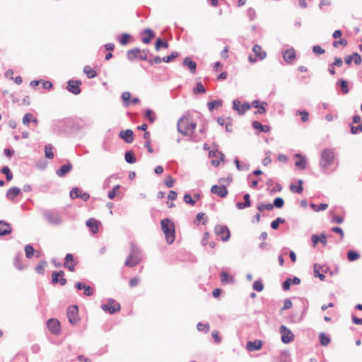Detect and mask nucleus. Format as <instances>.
I'll return each mask as SVG.
<instances>
[{
    "label": "nucleus",
    "mask_w": 362,
    "mask_h": 362,
    "mask_svg": "<svg viewBox=\"0 0 362 362\" xmlns=\"http://www.w3.org/2000/svg\"><path fill=\"white\" fill-rule=\"evenodd\" d=\"M362 132V123L359 124L358 126H351V133L352 134H356L358 132Z\"/></svg>",
    "instance_id": "62"
},
{
    "label": "nucleus",
    "mask_w": 362,
    "mask_h": 362,
    "mask_svg": "<svg viewBox=\"0 0 362 362\" xmlns=\"http://www.w3.org/2000/svg\"><path fill=\"white\" fill-rule=\"evenodd\" d=\"M337 85L340 87L341 90L343 94H346L349 93V90L348 88V82L344 79H339L337 82Z\"/></svg>",
    "instance_id": "32"
},
{
    "label": "nucleus",
    "mask_w": 362,
    "mask_h": 362,
    "mask_svg": "<svg viewBox=\"0 0 362 362\" xmlns=\"http://www.w3.org/2000/svg\"><path fill=\"white\" fill-rule=\"evenodd\" d=\"M168 42L161 38H158L155 43V49L158 51L161 48H168Z\"/></svg>",
    "instance_id": "36"
},
{
    "label": "nucleus",
    "mask_w": 362,
    "mask_h": 362,
    "mask_svg": "<svg viewBox=\"0 0 362 362\" xmlns=\"http://www.w3.org/2000/svg\"><path fill=\"white\" fill-rule=\"evenodd\" d=\"M33 120V115L31 113H26L23 118V123L25 125H28Z\"/></svg>",
    "instance_id": "61"
},
{
    "label": "nucleus",
    "mask_w": 362,
    "mask_h": 362,
    "mask_svg": "<svg viewBox=\"0 0 362 362\" xmlns=\"http://www.w3.org/2000/svg\"><path fill=\"white\" fill-rule=\"evenodd\" d=\"M175 183V180L170 176H168L165 181V185L167 187L170 188L173 186Z\"/></svg>",
    "instance_id": "64"
},
{
    "label": "nucleus",
    "mask_w": 362,
    "mask_h": 362,
    "mask_svg": "<svg viewBox=\"0 0 362 362\" xmlns=\"http://www.w3.org/2000/svg\"><path fill=\"white\" fill-rule=\"evenodd\" d=\"M101 308L105 311L107 312L110 314H114L116 312H118L121 309V306L119 303H117L114 299L109 298L107 300V303L103 304L101 305Z\"/></svg>",
    "instance_id": "7"
},
{
    "label": "nucleus",
    "mask_w": 362,
    "mask_h": 362,
    "mask_svg": "<svg viewBox=\"0 0 362 362\" xmlns=\"http://www.w3.org/2000/svg\"><path fill=\"white\" fill-rule=\"evenodd\" d=\"M211 192L216 194L221 198L226 197L228 194V189L225 185H214L211 188Z\"/></svg>",
    "instance_id": "16"
},
{
    "label": "nucleus",
    "mask_w": 362,
    "mask_h": 362,
    "mask_svg": "<svg viewBox=\"0 0 362 362\" xmlns=\"http://www.w3.org/2000/svg\"><path fill=\"white\" fill-rule=\"evenodd\" d=\"M296 115L301 116V120L303 122H305L308 120L309 113L305 110H298Z\"/></svg>",
    "instance_id": "55"
},
{
    "label": "nucleus",
    "mask_w": 362,
    "mask_h": 362,
    "mask_svg": "<svg viewBox=\"0 0 362 362\" xmlns=\"http://www.w3.org/2000/svg\"><path fill=\"white\" fill-rule=\"evenodd\" d=\"M221 282L223 284L232 283L233 281V276H230L227 272H223L220 274Z\"/></svg>",
    "instance_id": "34"
},
{
    "label": "nucleus",
    "mask_w": 362,
    "mask_h": 362,
    "mask_svg": "<svg viewBox=\"0 0 362 362\" xmlns=\"http://www.w3.org/2000/svg\"><path fill=\"white\" fill-rule=\"evenodd\" d=\"M25 257L28 259H30L35 254V250L33 245H27L25 247Z\"/></svg>",
    "instance_id": "40"
},
{
    "label": "nucleus",
    "mask_w": 362,
    "mask_h": 362,
    "mask_svg": "<svg viewBox=\"0 0 362 362\" xmlns=\"http://www.w3.org/2000/svg\"><path fill=\"white\" fill-rule=\"evenodd\" d=\"M81 81L69 80L67 83V90L74 95H78L81 92Z\"/></svg>",
    "instance_id": "13"
},
{
    "label": "nucleus",
    "mask_w": 362,
    "mask_h": 362,
    "mask_svg": "<svg viewBox=\"0 0 362 362\" xmlns=\"http://www.w3.org/2000/svg\"><path fill=\"white\" fill-rule=\"evenodd\" d=\"M83 72L86 74L88 78H93L97 76V72L95 70H93L88 65L83 67Z\"/></svg>",
    "instance_id": "38"
},
{
    "label": "nucleus",
    "mask_w": 362,
    "mask_h": 362,
    "mask_svg": "<svg viewBox=\"0 0 362 362\" xmlns=\"http://www.w3.org/2000/svg\"><path fill=\"white\" fill-rule=\"evenodd\" d=\"M197 328L199 331H204L205 332H207L209 330V325L208 323L204 324L199 322L197 325Z\"/></svg>",
    "instance_id": "60"
},
{
    "label": "nucleus",
    "mask_w": 362,
    "mask_h": 362,
    "mask_svg": "<svg viewBox=\"0 0 362 362\" xmlns=\"http://www.w3.org/2000/svg\"><path fill=\"white\" fill-rule=\"evenodd\" d=\"M131 93L128 91L123 92L122 94V99L125 106H128L131 104Z\"/></svg>",
    "instance_id": "45"
},
{
    "label": "nucleus",
    "mask_w": 362,
    "mask_h": 362,
    "mask_svg": "<svg viewBox=\"0 0 362 362\" xmlns=\"http://www.w3.org/2000/svg\"><path fill=\"white\" fill-rule=\"evenodd\" d=\"M280 333L281 335V341L284 344H288L293 341L294 334L285 325H281L280 327Z\"/></svg>",
    "instance_id": "10"
},
{
    "label": "nucleus",
    "mask_w": 362,
    "mask_h": 362,
    "mask_svg": "<svg viewBox=\"0 0 362 362\" xmlns=\"http://www.w3.org/2000/svg\"><path fill=\"white\" fill-rule=\"evenodd\" d=\"M335 158L334 152L332 149L325 148L321 151L320 167L323 171L332 164Z\"/></svg>",
    "instance_id": "3"
},
{
    "label": "nucleus",
    "mask_w": 362,
    "mask_h": 362,
    "mask_svg": "<svg viewBox=\"0 0 362 362\" xmlns=\"http://www.w3.org/2000/svg\"><path fill=\"white\" fill-rule=\"evenodd\" d=\"M283 58L287 63H291L296 58V52L294 49L291 48L283 52Z\"/></svg>",
    "instance_id": "25"
},
{
    "label": "nucleus",
    "mask_w": 362,
    "mask_h": 362,
    "mask_svg": "<svg viewBox=\"0 0 362 362\" xmlns=\"http://www.w3.org/2000/svg\"><path fill=\"white\" fill-rule=\"evenodd\" d=\"M142 257V252L140 248L132 243L130 244V253L124 262V265L128 267H134L139 264Z\"/></svg>",
    "instance_id": "1"
},
{
    "label": "nucleus",
    "mask_w": 362,
    "mask_h": 362,
    "mask_svg": "<svg viewBox=\"0 0 362 362\" xmlns=\"http://www.w3.org/2000/svg\"><path fill=\"white\" fill-rule=\"evenodd\" d=\"M70 197L72 199L81 198L83 201H87L90 198L89 194L82 192L78 187H74L70 191Z\"/></svg>",
    "instance_id": "15"
},
{
    "label": "nucleus",
    "mask_w": 362,
    "mask_h": 362,
    "mask_svg": "<svg viewBox=\"0 0 362 362\" xmlns=\"http://www.w3.org/2000/svg\"><path fill=\"white\" fill-rule=\"evenodd\" d=\"M262 347V342L260 340L249 341L247 343L246 348L249 351L260 350Z\"/></svg>",
    "instance_id": "23"
},
{
    "label": "nucleus",
    "mask_w": 362,
    "mask_h": 362,
    "mask_svg": "<svg viewBox=\"0 0 362 362\" xmlns=\"http://www.w3.org/2000/svg\"><path fill=\"white\" fill-rule=\"evenodd\" d=\"M250 107L251 105L249 103L245 102L243 105H240V102L238 100H234L233 101V109L237 111L240 115H243Z\"/></svg>",
    "instance_id": "11"
},
{
    "label": "nucleus",
    "mask_w": 362,
    "mask_h": 362,
    "mask_svg": "<svg viewBox=\"0 0 362 362\" xmlns=\"http://www.w3.org/2000/svg\"><path fill=\"white\" fill-rule=\"evenodd\" d=\"M72 168L71 163L68 162L66 164L61 166L60 168L57 170L56 173L59 177H63L72 170Z\"/></svg>",
    "instance_id": "24"
},
{
    "label": "nucleus",
    "mask_w": 362,
    "mask_h": 362,
    "mask_svg": "<svg viewBox=\"0 0 362 362\" xmlns=\"http://www.w3.org/2000/svg\"><path fill=\"white\" fill-rule=\"evenodd\" d=\"M284 222H285V219H284L281 217H279L276 220L273 221L271 223V227L272 229L276 230V229H278L279 224L284 223Z\"/></svg>",
    "instance_id": "53"
},
{
    "label": "nucleus",
    "mask_w": 362,
    "mask_h": 362,
    "mask_svg": "<svg viewBox=\"0 0 362 362\" xmlns=\"http://www.w3.org/2000/svg\"><path fill=\"white\" fill-rule=\"evenodd\" d=\"M161 229L165 234V240L168 244H172L175 238V229L174 223L169 218H163L160 221Z\"/></svg>",
    "instance_id": "2"
},
{
    "label": "nucleus",
    "mask_w": 362,
    "mask_h": 362,
    "mask_svg": "<svg viewBox=\"0 0 362 362\" xmlns=\"http://www.w3.org/2000/svg\"><path fill=\"white\" fill-rule=\"evenodd\" d=\"M247 16L250 18L251 21H253L255 19L256 17V11L252 8H249L247 10Z\"/></svg>",
    "instance_id": "59"
},
{
    "label": "nucleus",
    "mask_w": 362,
    "mask_h": 362,
    "mask_svg": "<svg viewBox=\"0 0 362 362\" xmlns=\"http://www.w3.org/2000/svg\"><path fill=\"white\" fill-rule=\"evenodd\" d=\"M252 127L255 129H259L262 132H269V127L267 125H262L258 121H254L252 124Z\"/></svg>",
    "instance_id": "31"
},
{
    "label": "nucleus",
    "mask_w": 362,
    "mask_h": 362,
    "mask_svg": "<svg viewBox=\"0 0 362 362\" xmlns=\"http://www.w3.org/2000/svg\"><path fill=\"white\" fill-rule=\"evenodd\" d=\"M252 51L255 54L256 57L259 60H263L267 57V53L262 50V47L258 45H255L252 47Z\"/></svg>",
    "instance_id": "30"
},
{
    "label": "nucleus",
    "mask_w": 362,
    "mask_h": 362,
    "mask_svg": "<svg viewBox=\"0 0 362 362\" xmlns=\"http://www.w3.org/2000/svg\"><path fill=\"white\" fill-rule=\"evenodd\" d=\"M129 38H130V35H129V34H127V33H123V34L120 36V37H119V42H120V44H121V45H127V44L128 40H129Z\"/></svg>",
    "instance_id": "58"
},
{
    "label": "nucleus",
    "mask_w": 362,
    "mask_h": 362,
    "mask_svg": "<svg viewBox=\"0 0 362 362\" xmlns=\"http://www.w3.org/2000/svg\"><path fill=\"white\" fill-rule=\"evenodd\" d=\"M319 337L321 345L327 346L329 344L330 339L327 336H326L325 333H320Z\"/></svg>",
    "instance_id": "52"
},
{
    "label": "nucleus",
    "mask_w": 362,
    "mask_h": 362,
    "mask_svg": "<svg viewBox=\"0 0 362 362\" xmlns=\"http://www.w3.org/2000/svg\"><path fill=\"white\" fill-rule=\"evenodd\" d=\"M214 233L223 242L228 240L230 236L228 228L223 225L216 226L214 228Z\"/></svg>",
    "instance_id": "8"
},
{
    "label": "nucleus",
    "mask_w": 362,
    "mask_h": 362,
    "mask_svg": "<svg viewBox=\"0 0 362 362\" xmlns=\"http://www.w3.org/2000/svg\"><path fill=\"white\" fill-rule=\"evenodd\" d=\"M333 46L337 48L339 45L346 46L347 45V40L345 39H341L333 42Z\"/></svg>",
    "instance_id": "63"
},
{
    "label": "nucleus",
    "mask_w": 362,
    "mask_h": 362,
    "mask_svg": "<svg viewBox=\"0 0 362 362\" xmlns=\"http://www.w3.org/2000/svg\"><path fill=\"white\" fill-rule=\"evenodd\" d=\"M100 223V221L95 220L93 218L88 219L86 222V225L90 229L92 233H97L98 231V226Z\"/></svg>",
    "instance_id": "20"
},
{
    "label": "nucleus",
    "mask_w": 362,
    "mask_h": 362,
    "mask_svg": "<svg viewBox=\"0 0 362 362\" xmlns=\"http://www.w3.org/2000/svg\"><path fill=\"white\" fill-rule=\"evenodd\" d=\"M11 233V228L9 223L4 221H0V236H4Z\"/></svg>",
    "instance_id": "28"
},
{
    "label": "nucleus",
    "mask_w": 362,
    "mask_h": 362,
    "mask_svg": "<svg viewBox=\"0 0 362 362\" xmlns=\"http://www.w3.org/2000/svg\"><path fill=\"white\" fill-rule=\"evenodd\" d=\"M47 264V262L43 260L39 262L35 267V272L39 274H43L45 272V267Z\"/></svg>",
    "instance_id": "44"
},
{
    "label": "nucleus",
    "mask_w": 362,
    "mask_h": 362,
    "mask_svg": "<svg viewBox=\"0 0 362 362\" xmlns=\"http://www.w3.org/2000/svg\"><path fill=\"white\" fill-rule=\"evenodd\" d=\"M145 116L146 118H148L151 123H153L156 119V117L153 116V112L151 109L146 110Z\"/></svg>",
    "instance_id": "57"
},
{
    "label": "nucleus",
    "mask_w": 362,
    "mask_h": 362,
    "mask_svg": "<svg viewBox=\"0 0 362 362\" xmlns=\"http://www.w3.org/2000/svg\"><path fill=\"white\" fill-rule=\"evenodd\" d=\"M45 157L48 159H52L54 158V153L52 152V146L47 144L45 148Z\"/></svg>",
    "instance_id": "48"
},
{
    "label": "nucleus",
    "mask_w": 362,
    "mask_h": 362,
    "mask_svg": "<svg viewBox=\"0 0 362 362\" xmlns=\"http://www.w3.org/2000/svg\"><path fill=\"white\" fill-rule=\"evenodd\" d=\"M189 117L187 116H182L177 122V131L184 136L189 135Z\"/></svg>",
    "instance_id": "6"
},
{
    "label": "nucleus",
    "mask_w": 362,
    "mask_h": 362,
    "mask_svg": "<svg viewBox=\"0 0 362 362\" xmlns=\"http://www.w3.org/2000/svg\"><path fill=\"white\" fill-rule=\"evenodd\" d=\"M194 94L204 93L206 92L205 88L201 82H198L193 89Z\"/></svg>",
    "instance_id": "49"
},
{
    "label": "nucleus",
    "mask_w": 362,
    "mask_h": 362,
    "mask_svg": "<svg viewBox=\"0 0 362 362\" xmlns=\"http://www.w3.org/2000/svg\"><path fill=\"white\" fill-rule=\"evenodd\" d=\"M320 266H319L318 264H315L314 265L313 274H314L315 277H319V279L321 281H324L326 277H325V276L323 274H321L320 272Z\"/></svg>",
    "instance_id": "41"
},
{
    "label": "nucleus",
    "mask_w": 362,
    "mask_h": 362,
    "mask_svg": "<svg viewBox=\"0 0 362 362\" xmlns=\"http://www.w3.org/2000/svg\"><path fill=\"white\" fill-rule=\"evenodd\" d=\"M124 159L127 163L132 164L136 163V160L132 151H128L124 154Z\"/></svg>",
    "instance_id": "37"
},
{
    "label": "nucleus",
    "mask_w": 362,
    "mask_h": 362,
    "mask_svg": "<svg viewBox=\"0 0 362 362\" xmlns=\"http://www.w3.org/2000/svg\"><path fill=\"white\" fill-rule=\"evenodd\" d=\"M21 257H22V254L19 253V254H17L14 257V259H13V264H14L15 267L16 269H18V270H23L24 269V266L21 261Z\"/></svg>",
    "instance_id": "33"
},
{
    "label": "nucleus",
    "mask_w": 362,
    "mask_h": 362,
    "mask_svg": "<svg viewBox=\"0 0 362 362\" xmlns=\"http://www.w3.org/2000/svg\"><path fill=\"white\" fill-rule=\"evenodd\" d=\"M300 283V279L298 277L287 278L282 284V288L284 291H288L292 284L298 285Z\"/></svg>",
    "instance_id": "19"
},
{
    "label": "nucleus",
    "mask_w": 362,
    "mask_h": 362,
    "mask_svg": "<svg viewBox=\"0 0 362 362\" xmlns=\"http://www.w3.org/2000/svg\"><path fill=\"white\" fill-rule=\"evenodd\" d=\"M179 56L178 52H173L170 55L165 56L163 58H162V62L165 63H169L173 59H176Z\"/></svg>",
    "instance_id": "46"
},
{
    "label": "nucleus",
    "mask_w": 362,
    "mask_h": 362,
    "mask_svg": "<svg viewBox=\"0 0 362 362\" xmlns=\"http://www.w3.org/2000/svg\"><path fill=\"white\" fill-rule=\"evenodd\" d=\"M284 204V200L281 197L275 198L273 204H272V205H274V207L279 208V209L283 207Z\"/></svg>",
    "instance_id": "56"
},
{
    "label": "nucleus",
    "mask_w": 362,
    "mask_h": 362,
    "mask_svg": "<svg viewBox=\"0 0 362 362\" xmlns=\"http://www.w3.org/2000/svg\"><path fill=\"white\" fill-rule=\"evenodd\" d=\"M149 51L148 49H144L143 50H141L139 48H134L132 49H129L127 52V58L129 61H134L135 59L138 58L142 61H147L148 57L147 55L148 54Z\"/></svg>",
    "instance_id": "5"
},
{
    "label": "nucleus",
    "mask_w": 362,
    "mask_h": 362,
    "mask_svg": "<svg viewBox=\"0 0 362 362\" xmlns=\"http://www.w3.org/2000/svg\"><path fill=\"white\" fill-rule=\"evenodd\" d=\"M64 272L63 271L53 272L52 275V282L53 284H60L64 286L66 284V279L64 278Z\"/></svg>",
    "instance_id": "14"
},
{
    "label": "nucleus",
    "mask_w": 362,
    "mask_h": 362,
    "mask_svg": "<svg viewBox=\"0 0 362 362\" xmlns=\"http://www.w3.org/2000/svg\"><path fill=\"white\" fill-rule=\"evenodd\" d=\"M244 202H237L235 206L238 209H244L251 206L250 196L248 193H246L244 197Z\"/></svg>",
    "instance_id": "27"
},
{
    "label": "nucleus",
    "mask_w": 362,
    "mask_h": 362,
    "mask_svg": "<svg viewBox=\"0 0 362 362\" xmlns=\"http://www.w3.org/2000/svg\"><path fill=\"white\" fill-rule=\"evenodd\" d=\"M360 255L354 250H349L347 252V258L351 262L355 261L358 259Z\"/></svg>",
    "instance_id": "47"
},
{
    "label": "nucleus",
    "mask_w": 362,
    "mask_h": 362,
    "mask_svg": "<svg viewBox=\"0 0 362 362\" xmlns=\"http://www.w3.org/2000/svg\"><path fill=\"white\" fill-rule=\"evenodd\" d=\"M21 193V189L17 187H11L6 192V198L9 200L14 199Z\"/></svg>",
    "instance_id": "29"
},
{
    "label": "nucleus",
    "mask_w": 362,
    "mask_h": 362,
    "mask_svg": "<svg viewBox=\"0 0 362 362\" xmlns=\"http://www.w3.org/2000/svg\"><path fill=\"white\" fill-rule=\"evenodd\" d=\"M310 206L315 211H324L328 207V204H320L319 206H317L313 203H311Z\"/></svg>",
    "instance_id": "50"
},
{
    "label": "nucleus",
    "mask_w": 362,
    "mask_h": 362,
    "mask_svg": "<svg viewBox=\"0 0 362 362\" xmlns=\"http://www.w3.org/2000/svg\"><path fill=\"white\" fill-rule=\"evenodd\" d=\"M252 288L258 292L262 291L264 289V285L261 280H257L253 283Z\"/></svg>",
    "instance_id": "54"
},
{
    "label": "nucleus",
    "mask_w": 362,
    "mask_h": 362,
    "mask_svg": "<svg viewBox=\"0 0 362 362\" xmlns=\"http://www.w3.org/2000/svg\"><path fill=\"white\" fill-rule=\"evenodd\" d=\"M134 132L132 129H127L125 131H121L119 132V137L124 140V141L127 144L132 143L134 138H133Z\"/></svg>",
    "instance_id": "22"
},
{
    "label": "nucleus",
    "mask_w": 362,
    "mask_h": 362,
    "mask_svg": "<svg viewBox=\"0 0 362 362\" xmlns=\"http://www.w3.org/2000/svg\"><path fill=\"white\" fill-rule=\"evenodd\" d=\"M47 326L51 333L57 335L60 333L61 325L58 320L52 318L47 322Z\"/></svg>",
    "instance_id": "12"
},
{
    "label": "nucleus",
    "mask_w": 362,
    "mask_h": 362,
    "mask_svg": "<svg viewBox=\"0 0 362 362\" xmlns=\"http://www.w3.org/2000/svg\"><path fill=\"white\" fill-rule=\"evenodd\" d=\"M66 315L69 322L71 325H74L78 322L80 318L78 316V308L77 305L69 306L67 308Z\"/></svg>",
    "instance_id": "9"
},
{
    "label": "nucleus",
    "mask_w": 362,
    "mask_h": 362,
    "mask_svg": "<svg viewBox=\"0 0 362 362\" xmlns=\"http://www.w3.org/2000/svg\"><path fill=\"white\" fill-rule=\"evenodd\" d=\"M298 186L296 187L294 184H291L290 185V189L292 192H294V193H298V194H300L303 190V180H298Z\"/></svg>",
    "instance_id": "35"
},
{
    "label": "nucleus",
    "mask_w": 362,
    "mask_h": 362,
    "mask_svg": "<svg viewBox=\"0 0 362 362\" xmlns=\"http://www.w3.org/2000/svg\"><path fill=\"white\" fill-rule=\"evenodd\" d=\"M274 208V205H272V204H263V203H259L257 206V209L259 211H262L264 210H267V211H271Z\"/></svg>",
    "instance_id": "43"
},
{
    "label": "nucleus",
    "mask_w": 362,
    "mask_h": 362,
    "mask_svg": "<svg viewBox=\"0 0 362 362\" xmlns=\"http://www.w3.org/2000/svg\"><path fill=\"white\" fill-rule=\"evenodd\" d=\"M1 173L5 175L7 181H10L12 180L13 175L8 166H4L1 169Z\"/></svg>",
    "instance_id": "42"
},
{
    "label": "nucleus",
    "mask_w": 362,
    "mask_h": 362,
    "mask_svg": "<svg viewBox=\"0 0 362 362\" xmlns=\"http://www.w3.org/2000/svg\"><path fill=\"white\" fill-rule=\"evenodd\" d=\"M223 102L221 100H211L207 103L209 110L212 112L215 107H221Z\"/></svg>",
    "instance_id": "39"
},
{
    "label": "nucleus",
    "mask_w": 362,
    "mask_h": 362,
    "mask_svg": "<svg viewBox=\"0 0 362 362\" xmlns=\"http://www.w3.org/2000/svg\"><path fill=\"white\" fill-rule=\"evenodd\" d=\"M141 41L144 44H149L152 38L155 37L154 32L150 28H145L142 32Z\"/></svg>",
    "instance_id": "17"
},
{
    "label": "nucleus",
    "mask_w": 362,
    "mask_h": 362,
    "mask_svg": "<svg viewBox=\"0 0 362 362\" xmlns=\"http://www.w3.org/2000/svg\"><path fill=\"white\" fill-rule=\"evenodd\" d=\"M294 157L296 158L295 165L301 170H305L307 167V160L305 156L300 153L295 154Z\"/></svg>",
    "instance_id": "18"
},
{
    "label": "nucleus",
    "mask_w": 362,
    "mask_h": 362,
    "mask_svg": "<svg viewBox=\"0 0 362 362\" xmlns=\"http://www.w3.org/2000/svg\"><path fill=\"white\" fill-rule=\"evenodd\" d=\"M183 65L187 66L192 74H194L196 73L197 63L192 61L189 57L183 59Z\"/></svg>",
    "instance_id": "26"
},
{
    "label": "nucleus",
    "mask_w": 362,
    "mask_h": 362,
    "mask_svg": "<svg viewBox=\"0 0 362 362\" xmlns=\"http://www.w3.org/2000/svg\"><path fill=\"white\" fill-rule=\"evenodd\" d=\"M45 219L51 225L59 226L63 220L59 211L55 210H45L43 212Z\"/></svg>",
    "instance_id": "4"
},
{
    "label": "nucleus",
    "mask_w": 362,
    "mask_h": 362,
    "mask_svg": "<svg viewBox=\"0 0 362 362\" xmlns=\"http://www.w3.org/2000/svg\"><path fill=\"white\" fill-rule=\"evenodd\" d=\"M251 106H252L255 108H257V111H256L255 114H264L266 112V108L265 106L267 105V103L266 102H262L260 103L259 100H255L252 102V104H250Z\"/></svg>",
    "instance_id": "21"
},
{
    "label": "nucleus",
    "mask_w": 362,
    "mask_h": 362,
    "mask_svg": "<svg viewBox=\"0 0 362 362\" xmlns=\"http://www.w3.org/2000/svg\"><path fill=\"white\" fill-rule=\"evenodd\" d=\"M209 157H216V158H219L220 160H223L224 158H225V156L224 154L219 151L218 150H216V151H210L209 153Z\"/></svg>",
    "instance_id": "51"
}]
</instances>
